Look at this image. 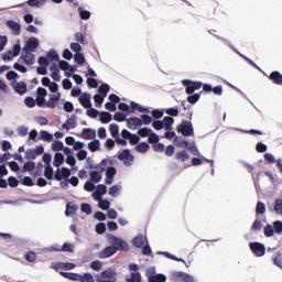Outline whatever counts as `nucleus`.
Wrapping results in <instances>:
<instances>
[{"instance_id":"nucleus-1","label":"nucleus","mask_w":282,"mask_h":282,"mask_svg":"<svg viewBox=\"0 0 282 282\" xmlns=\"http://www.w3.org/2000/svg\"><path fill=\"white\" fill-rule=\"evenodd\" d=\"M59 275L64 279H67L69 281L75 282H96V279H94V275L91 273H72V272H59Z\"/></svg>"},{"instance_id":"nucleus-2","label":"nucleus","mask_w":282,"mask_h":282,"mask_svg":"<svg viewBox=\"0 0 282 282\" xmlns=\"http://www.w3.org/2000/svg\"><path fill=\"white\" fill-rule=\"evenodd\" d=\"M109 243L112 245L110 246L111 248H115L121 252H128L129 251V245L126 240L122 238L116 237V236H110L109 237Z\"/></svg>"},{"instance_id":"nucleus-3","label":"nucleus","mask_w":282,"mask_h":282,"mask_svg":"<svg viewBox=\"0 0 282 282\" xmlns=\"http://www.w3.org/2000/svg\"><path fill=\"white\" fill-rule=\"evenodd\" d=\"M182 86L185 87V94L192 95L195 91L202 89L203 83L191 80V79H184V80H182Z\"/></svg>"},{"instance_id":"nucleus-4","label":"nucleus","mask_w":282,"mask_h":282,"mask_svg":"<svg viewBox=\"0 0 282 282\" xmlns=\"http://www.w3.org/2000/svg\"><path fill=\"white\" fill-rule=\"evenodd\" d=\"M176 131L182 134V137H194L195 132L193 130V123L191 121H182L178 123Z\"/></svg>"},{"instance_id":"nucleus-5","label":"nucleus","mask_w":282,"mask_h":282,"mask_svg":"<svg viewBox=\"0 0 282 282\" xmlns=\"http://www.w3.org/2000/svg\"><path fill=\"white\" fill-rule=\"evenodd\" d=\"M108 160H102L99 165L95 166L99 172H90V180L94 183H98L101 181V173L106 171V167H108Z\"/></svg>"},{"instance_id":"nucleus-6","label":"nucleus","mask_w":282,"mask_h":282,"mask_svg":"<svg viewBox=\"0 0 282 282\" xmlns=\"http://www.w3.org/2000/svg\"><path fill=\"white\" fill-rule=\"evenodd\" d=\"M117 273L112 269L102 271L100 274L96 275L97 282H115Z\"/></svg>"},{"instance_id":"nucleus-7","label":"nucleus","mask_w":282,"mask_h":282,"mask_svg":"<svg viewBox=\"0 0 282 282\" xmlns=\"http://www.w3.org/2000/svg\"><path fill=\"white\" fill-rule=\"evenodd\" d=\"M118 161L123 162L124 166H131L134 162V155L131 154V151L124 149L121 152H118Z\"/></svg>"},{"instance_id":"nucleus-8","label":"nucleus","mask_w":282,"mask_h":282,"mask_svg":"<svg viewBox=\"0 0 282 282\" xmlns=\"http://www.w3.org/2000/svg\"><path fill=\"white\" fill-rule=\"evenodd\" d=\"M249 248H250V251L253 254H256V257H263L267 251V248L264 247V245L260 242H250Z\"/></svg>"},{"instance_id":"nucleus-9","label":"nucleus","mask_w":282,"mask_h":282,"mask_svg":"<svg viewBox=\"0 0 282 282\" xmlns=\"http://www.w3.org/2000/svg\"><path fill=\"white\" fill-rule=\"evenodd\" d=\"M148 282H166V276L162 273H155L154 269L147 273Z\"/></svg>"},{"instance_id":"nucleus-10","label":"nucleus","mask_w":282,"mask_h":282,"mask_svg":"<svg viewBox=\"0 0 282 282\" xmlns=\"http://www.w3.org/2000/svg\"><path fill=\"white\" fill-rule=\"evenodd\" d=\"M36 94L37 96L34 99L35 104L37 105V107H44L45 96H47V90L43 87H39Z\"/></svg>"},{"instance_id":"nucleus-11","label":"nucleus","mask_w":282,"mask_h":282,"mask_svg":"<svg viewBox=\"0 0 282 282\" xmlns=\"http://www.w3.org/2000/svg\"><path fill=\"white\" fill-rule=\"evenodd\" d=\"M74 262H53L52 268L58 272L59 270H74L75 269Z\"/></svg>"},{"instance_id":"nucleus-12","label":"nucleus","mask_w":282,"mask_h":282,"mask_svg":"<svg viewBox=\"0 0 282 282\" xmlns=\"http://www.w3.org/2000/svg\"><path fill=\"white\" fill-rule=\"evenodd\" d=\"M40 46V41L36 37H30L23 47V52H34Z\"/></svg>"},{"instance_id":"nucleus-13","label":"nucleus","mask_w":282,"mask_h":282,"mask_svg":"<svg viewBox=\"0 0 282 282\" xmlns=\"http://www.w3.org/2000/svg\"><path fill=\"white\" fill-rule=\"evenodd\" d=\"M142 126H143V123L140 118L132 117V118L126 119V127H128V129L135 130Z\"/></svg>"},{"instance_id":"nucleus-14","label":"nucleus","mask_w":282,"mask_h":282,"mask_svg":"<svg viewBox=\"0 0 282 282\" xmlns=\"http://www.w3.org/2000/svg\"><path fill=\"white\" fill-rule=\"evenodd\" d=\"M20 58H22L23 64L28 66L34 65V54L31 51H23Z\"/></svg>"},{"instance_id":"nucleus-15","label":"nucleus","mask_w":282,"mask_h":282,"mask_svg":"<svg viewBox=\"0 0 282 282\" xmlns=\"http://www.w3.org/2000/svg\"><path fill=\"white\" fill-rule=\"evenodd\" d=\"M120 250L115 248V247H106L105 249H102L101 252H99V259H106L109 257H112L113 254H116L117 252H119Z\"/></svg>"},{"instance_id":"nucleus-16","label":"nucleus","mask_w":282,"mask_h":282,"mask_svg":"<svg viewBox=\"0 0 282 282\" xmlns=\"http://www.w3.org/2000/svg\"><path fill=\"white\" fill-rule=\"evenodd\" d=\"M90 95L87 93H83L82 96H79L78 101L84 107V109H90L93 107V102H90Z\"/></svg>"},{"instance_id":"nucleus-17","label":"nucleus","mask_w":282,"mask_h":282,"mask_svg":"<svg viewBox=\"0 0 282 282\" xmlns=\"http://www.w3.org/2000/svg\"><path fill=\"white\" fill-rule=\"evenodd\" d=\"M7 26L12 31V35H21V24L13 20L7 21Z\"/></svg>"},{"instance_id":"nucleus-18","label":"nucleus","mask_w":282,"mask_h":282,"mask_svg":"<svg viewBox=\"0 0 282 282\" xmlns=\"http://www.w3.org/2000/svg\"><path fill=\"white\" fill-rule=\"evenodd\" d=\"M59 99H61L59 93H57L56 95H52V97H50L48 101L44 102V107H47L50 109H55Z\"/></svg>"},{"instance_id":"nucleus-19","label":"nucleus","mask_w":282,"mask_h":282,"mask_svg":"<svg viewBox=\"0 0 282 282\" xmlns=\"http://www.w3.org/2000/svg\"><path fill=\"white\" fill-rule=\"evenodd\" d=\"M269 80H271L273 84H275L276 86H282V74L279 73L278 70L272 72L269 76H268Z\"/></svg>"},{"instance_id":"nucleus-20","label":"nucleus","mask_w":282,"mask_h":282,"mask_svg":"<svg viewBox=\"0 0 282 282\" xmlns=\"http://www.w3.org/2000/svg\"><path fill=\"white\" fill-rule=\"evenodd\" d=\"M106 171V185H111L113 182V176H116V167H108Z\"/></svg>"},{"instance_id":"nucleus-21","label":"nucleus","mask_w":282,"mask_h":282,"mask_svg":"<svg viewBox=\"0 0 282 282\" xmlns=\"http://www.w3.org/2000/svg\"><path fill=\"white\" fill-rule=\"evenodd\" d=\"M76 128V116L73 115L70 118L65 121V123H62V129H75Z\"/></svg>"},{"instance_id":"nucleus-22","label":"nucleus","mask_w":282,"mask_h":282,"mask_svg":"<svg viewBox=\"0 0 282 282\" xmlns=\"http://www.w3.org/2000/svg\"><path fill=\"white\" fill-rule=\"evenodd\" d=\"M82 138L84 140H94L96 139V130L93 129H83Z\"/></svg>"},{"instance_id":"nucleus-23","label":"nucleus","mask_w":282,"mask_h":282,"mask_svg":"<svg viewBox=\"0 0 282 282\" xmlns=\"http://www.w3.org/2000/svg\"><path fill=\"white\" fill-rule=\"evenodd\" d=\"M147 238L143 236H137L134 239H132V246H134L135 248H142L143 246H145L147 243Z\"/></svg>"},{"instance_id":"nucleus-24","label":"nucleus","mask_w":282,"mask_h":282,"mask_svg":"<svg viewBox=\"0 0 282 282\" xmlns=\"http://www.w3.org/2000/svg\"><path fill=\"white\" fill-rule=\"evenodd\" d=\"M134 150L137 151V153L145 154L147 152H149L150 145L148 142H140L137 143Z\"/></svg>"},{"instance_id":"nucleus-25","label":"nucleus","mask_w":282,"mask_h":282,"mask_svg":"<svg viewBox=\"0 0 282 282\" xmlns=\"http://www.w3.org/2000/svg\"><path fill=\"white\" fill-rule=\"evenodd\" d=\"M174 278L181 279V281H184V282H195V279H193L192 275H188L187 273H184V272L174 273Z\"/></svg>"},{"instance_id":"nucleus-26","label":"nucleus","mask_w":282,"mask_h":282,"mask_svg":"<svg viewBox=\"0 0 282 282\" xmlns=\"http://www.w3.org/2000/svg\"><path fill=\"white\" fill-rule=\"evenodd\" d=\"M50 72H52V79L53 80H55V82L61 80L59 68H58V66H56V64H53L52 66H50Z\"/></svg>"},{"instance_id":"nucleus-27","label":"nucleus","mask_w":282,"mask_h":282,"mask_svg":"<svg viewBox=\"0 0 282 282\" xmlns=\"http://www.w3.org/2000/svg\"><path fill=\"white\" fill-rule=\"evenodd\" d=\"M14 91L19 95H24L26 93V84L23 82H19L13 87Z\"/></svg>"},{"instance_id":"nucleus-28","label":"nucleus","mask_w":282,"mask_h":282,"mask_svg":"<svg viewBox=\"0 0 282 282\" xmlns=\"http://www.w3.org/2000/svg\"><path fill=\"white\" fill-rule=\"evenodd\" d=\"M44 58H46V59L50 61V62H58V61H59L58 53H56L55 50H50V51L46 53V55H45Z\"/></svg>"},{"instance_id":"nucleus-29","label":"nucleus","mask_w":282,"mask_h":282,"mask_svg":"<svg viewBox=\"0 0 282 282\" xmlns=\"http://www.w3.org/2000/svg\"><path fill=\"white\" fill-rule=\"evenodd\" d=\"M111 120H112V116L110 112H106V111L99 112V121L101 123H109L111 122Z\"/></svg>"},{"instance_id":"nucleus-30","label":"nucleus","mask_w":282,"mask_h":282,"mask_svg":"<svg viewBox=\"0 0 282 282\" xmlns=\"http://www.w3.org/2000/svg\"><path fill=\"white\" fill-rule=\"evenodd\" d=\"M191 159V155H188L187 151L182 150L176 153V160L184 163L185 161H188Z\"/></svg>"},{"instance_id":"nucleus-31","label":"nucleus","mask_w":282,"mask_h":282,"mask_svg":"<svg viewBox=\"0 0 282 282\" xmlns=\"http://www.w3.org/2000/svg\"><path fill=\"white\" fill-rule=\"evenodd\" d=\"M163 124L165 126V131H172V126L175 123V119L172 117H165L163 118Z\"/></svg>"},{"instance_id":"nucleus-32","label":"nucleus","mask_w":282,"mask_h":282,"mask_svg":"<svg viewBox=\"0 0 282 282\" xmlns=\"http://www.w3.org/2000/svg\"><path fill=\"white\" fill-rule=\"evenodd\" d=\"M88 150L91 153H96L98 150H100V141L94 140L91 142H88Z\"/></svg>"},{"instance_id":"nucleus-33","label":"nucleus","mask_w":282,"mask_h":282,"mask_svg":"<svg viewBox=\"0 0 282 282\" xmlns=\"http://www.w3.org/2000/svg\"><path fill=\"white\" fill-rule=\"evenodd\" d=\"M272 262H274V265L276 268H280L282 270V253L281 251L276 252L274 257H272Z\"/></svg>"},{"instance_id":"nucleus-34","label":"nucleus","mask_w":282,"mask_h":282,"mask_svg":"<svg viewBox=\"0 0 282 282\" xmlns=\"http://www.w3.org/2000/svg\"><path fill=\"white\" fill-rule=\"evenodd\" d=\"M59 69L64 72L75 73L74 67H72L69 65V62H66V61H59Z\"/></svg>"},{"instance_id":"nucleus-35","label":"nucleus","mask_w":282,"mask_h":282,"mask_svg":"<svg viewBox=\"0 0 282 282\" xmlns=\"http://www.w3.org/2000/svg\"><path fill=\"white\" fill-rule=\"evenodd\" d=\"M139 134V137L141 138H148L150 137L151 134H155L153 132V130L149 129V128H141L139 129V131L137 132Z\"/></svg>"},{"instance_id":"nucleus-36","label":"nucleus","mask_w":282,"mask_h":282,"mask_svg":"<svg viewBox=\"0 0 282 282\" xmlns=\"http://www.w3.org/2000/svg\"><path fill=\"white\" fill-rule=\"evenodd\" d=\"M110 135L112 138H118L119 135V126L117 123H110L109 126Z\"/></svg>"},{"instance_id":"nucleus-37","label":"nucleus","mask_w":282,"mask_h":282,"mask_svg":"<svg viewBox=\"0 0 282 282\" xmlns=\"http://www.w3.org/2000/svg\"><path fill=\"white\" fill-rule=\"evenodd\" d=\"M31 8H41L45 4V0H29L26 1Z\"/></svg>"},{"instance_id":"nucleus-38","label":"nucleus","mask_w":282,"mask_h":282,"mask_svg":"<svg viewBox=\"0 0 282 282\" xmlns=\"http://www.w3.org/2000/svg\"><path fill=\"white\" fill-rule=\"evenodd\" d=\"M203 161H205V163H212V165L214 164V161H212V160H207L205 158H203V159L194 158V159H192V165L199 166L203 164Z\"/></svg>"},{"instance_id":"nucleus-39","label":"nucleus","mask_w":282,"mask_h":282,"mask_svg":"<svg viewBox=\"0 0 282 282\" xmlns=\"http://www.w3.org/2000/svg\"><path fill=\"white\" fill-rule=\"evenodd\" d=\"M126 282H142V275L139 272L131 273V276L126 279Z\"/></svg>"},{"instance_id":"nucleus-40","label":"nucleus","mask_w":282,"mask_h":282,"mask_svg":"<svg viewBox=\"0 0 282 282\" xmlns=\"http://www.w3.org/2000/svg\"><path fill=\"white\" fill-rule=\"evenodd\" d=\"M64 163V155L63 153H55V162L53 163V166L59 167Z\"/></svg>"},{"instance_id":"nucleus-41","label":"nucleus","mask_w":282,"mask_h":282,"mask_svg":"<svg viewBox=\"0 0 282 282\" xmlns=\"http://www.w3.org/2000/svg\"><path fill=\"white\" fill-rule=\"evenodd\" d=\"M39 140H44L45 142H52L53 141V134L43 130V131H41V135H39Z\"/></svg>"},{"instance_id":"nucleus-42","label":"nucleus","mask_w":282,"mask_h":282,"mask_svg":"<svg viewBox=\"0 0 282 282\" xmlns=\"http://www.w3.org/2000/svg\"><path fill=\"white\" fill-rule=\"evenodd\" d=\"M177 148L188 149L189 151H193V149H195V144H191L189 142L182 140L181 142H177Z\"/></svg>"},{"instance_id":"nucleus-43","label":"nucleus","mask_w":282,"mask_h":282,"mask_svg":"<svg viewBox=\"0 0 282 282\" xmlns=\"http://www.w3.org/2000/svg\"><path fill=\"white\" fill-rule=\"evenodd\" d=\"M73 59H75V63L78 65H84L85 64V55L82 53H76L73 56Z\"/></svg>"},{"instance_id":"nucleus-44","label":"nucleus","mask_w":282,"mask_h":282,"mask_svg":"<svg viewBox=\"0 0 282 282\" xmlns=\"http://www.w3.org/2000/svg\"><path fill=\"white\" fill-rule=\"evenodd\" d=\"M265 212L267 207L264 206V204L262 202H258L256 207L257 215H264Z\"/></svg>"},{"instance_id":"nucleus-45","label":"nucleus","mask_w":282,"mask_h":282,"mask_svg":"<svg viewBox=\"0 0 282 282\" xmlns=\"http://www.w3.org/2000/svg\"><path fill=\"white\" fill-rule=\"evenodd\" d=\"M274 212L276 215H282V199L281 198L275 199Z\"/></svg>"},{"instance_id":"nucleus-46","label":"nucleus","mask_w":282,"mask_h":282,"mask_svg":"<svg viewBox=\"0 0 282 282\" xmlns=\"http://www.w3.org/2000/svg\"><path fill=\"white\" fill-rule=\"evenodd\" d=\"M264 236H267L268 238H271L274 236L275 230L272 228V225H267V227H264L263 229Z\"/></svg>"},{"instance_id":"nucleus-47","label":"nucleus","mask_w":282,"mask_h":282,"mask_svg":"<svg viewBox=\"0 0 282 282\" xmlns=\"http://www.w3.org/2000/svg\"><path fill=\"white\" fill-rule=\"evenodd\" d=\"M86 116H87L88 118L96 119L97 116H98V110H97L96 108L90 107V108H88V110L86 111Z\"/></svg>"},{"instance_id":"nucleus-48","label":"nucleus","mask_w":282,"mask_h":282,"mask_svg":"<svg viewBox=\"0 0 282 282\" xmlns=\"http://www.w3.org/2000/svg\"><path fill=\"white\" fill-rule=\"evenodd\" d=\"M91 270L100 271L102 269V263L99 260H95L90 262Z\"/></svg>"},{"instance_id":"nucleus-49","label":"nucleus","mask_w":282,"mask_h":282,"mask_svg":"<svg viewBox=\"0 0 282 282\" xmlns=\"http://www.w3.org/2000/svg\"><path fill=\"white\" fill-rule=\"evenodd\" d=\"M200 97H202V95H199V94H194V95L187 97V101H188V104H191V105H195V104L198 102V100H199Z\"/></svg>"},{"instance_id":"nucleus-50","label":"nucleus","mask_w":282,"mask_h":282,"mask_svg":"<svg viewBox=\"0 0 282 282\" xmlns=\"http://www.w3.org/2000/svg\"><path fill=\"white\" fill-rule=\"evenodd\" d=\"M113 120L117 122H123L127 120V116L123 112H115Z\"/></svg>"},{"instance_id":"nucleus-51","label":"nucleus","mask_w":282,"mask_h":282,"mask_svg":"<svg viewBox=\"0 0 282 282\" xmlns=\"http://www.w3.org/2000/svg\"><path fill=\"white\" fill-rule=\"evenodd\" d=\"M272 229L274 230V232L276 235H281L282 234V221L281 220L274 221V226L272 227Z\"/></svg>"},{"instance_id":"nucleus-52","label":"nucleus","mask_w":282,"mask_h":282,"mask_svg":"<svg viewBox=\"0 0 282 282\" xmlns=\"http://www.w3.org/2000/svg\"><path fill=\"white\" fill-rule=\"evenodd\" d=\"M64 144L61 141H55L52 143V150L55 152L63 151Z\"/></svg>"},{"instance_id":"nucleus-53","label":"nucleus","mask_w":282,"mask_h":282,"mask_svg":"<svg viewBox=\"0 0 282 282\" xmlns=\"http://www.w3.org/2000/svg\"><path fill=\"white\" fill-rule=\"evenodd\" d=\"M109 85L108 84H102L101 86H99L98 88V93L101 94L102 96H107L109 93Z\"/></svg>"},{"instance_id":"nucleus-54","label":"nucleus","mask_w":282,"mask_h":282,"mask_svg":"<svg viewBox=\"0 0 282 282\" xmlns=\"http://www.w3.org/2000/svg\"><path fill=\"white\" fill-rule=\"evenodd\" d=\"M77 209H78V207L67 204L66 209H65V215H67V216L74 215Z\"/></svg>"},{"instance_id":"nucleus-55","label":"nucleus","mask_w":282,"mask_h":282,"mask_svg":"<svg viewBox=\"0 0 282 282\" xmlns=\"http://www.w3.org/2000/svg\"><path fill=\"white\" fill-rule=\"evenodd\" d=\"M79 11V17L82 18V20L87 21L90 19V12L83 10L82 8L78 9Z\"/></svg>"},{"instance_id":"nucleus-56","label":"nucleus","mask_w":282,"mask_h":282,"mask_svg":"<svg viewBox=\"0 0 282 282\" xmlns=\"http://www.w3.org/2000/svg\"><path fill=\"white\" fill-rule=\"evenodd\" d=\"M44 176L48 181L53 180V169H52V166L48 165V166L45 167Z\"/></svg>"},{"instance_id":"nucleus-57","label":"nucleus","mask_w":282,"mask_h":282,"mask_svg":"<svg viewBox=\"0 0 282 282\" xmlns=\"http://www.w3.org/2000/svg\"><path fill=\"white\" fill-rule=\"evenodd\" d=\"M95 230L97 231L98 235H102L106 232V225L105 223H98Z\"/></svg>"},{"instance_id":"nucleus-58","label":"nucleus","mask_w":282,"mask_h":282,"mask_svg":"<svg viewBox=\"0 0 282 282\" xmlns=\"http://www.w3.org/2000/svg\"><path fill=\"white\" fill-rule=\"evenodd\" d=\"M25 260L29 262H34L36 260V252H34V251L26 252Z\"/></svg>"},{"instance_id":"nucleus-59","label":"nucleus","mask_w":282,"mask_h":282,"mask_svg":"<svg viewBox=\"0 0 282 282\" xmlns=\"http://www.w3.org/2000/svg\"><path fill=\"white\" fill-rule=\"evenodd\" d=\"M35 166L36 165L33 161H29V162L25 163V165H23V172L33 171Z\"/></svg>"},{"instance_id":"nucleus-60","label":"nucleus","mask_w":282,"mask_h":282,"mask_svg":"<svg viewBox=\"0 0 282 282\" xmlns=\"http://www.w3.org/2000/svg\"><path fill=\"white\" fill-rule=\"evenodd\" d=\"M106 193H108V188L106 187V185H98L97 186V191H95V194H99V195H106Z\"/></svg>"},{"instance_id":"nucleus-61","label":"nucleus","mask_w":282,"mask_h":282,"mask_svg":"<svg viewBox=\"0 0 282 282\" xmlns=\"http://www.w3.org/2000/svg\"><path fill=\"white\" fill-rule=\"evenodd\" d=\"M165 113L171 117H177L180 116V110H177V108H169L165 110Z\"/></svg>"},{"instance_id":"nucleus-62","label":"nucleus","mask_w":282,"mask_h":282,"mask_svg":"<svg viewBox=\"0 0 282 282\" xmlns=\"http://www.w3.org/2000/svg\"><path fill=\"white\" fill-rule=\"evenodd\" d=\"M159 142V135L155 133H152L148 135V143L150 144H156Z\"/></svg>"},{"instance_id":"nucleus-63","label":"nucleus","mask_w":282,"mask_h":282,"mask_svg":"<svg viewBox=\"0 0 282 282\" xmlns=\"http://www.w3.org/2000/svg\"><path fill=\"white\" fill-rule=\"evenodd\" d=\"M82 212L86 215L93 214V207L89 204H82Z\"/></svg>"},{"instance_id":"nucleus-64","label":"nucleus","mask_w":282,"mask_h":282,"mask_svg":"<svg viewBox=\"0 0 282 282\" xmlns=\"http://www.w3.org/2000/svg\"><path fill=\"white\" fill-rule=\"evenodd\" d=\"M25 106L29 108H33L36 106V101L33 99V97L25 98Z\"/></svg>"}]
</instances>
